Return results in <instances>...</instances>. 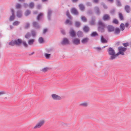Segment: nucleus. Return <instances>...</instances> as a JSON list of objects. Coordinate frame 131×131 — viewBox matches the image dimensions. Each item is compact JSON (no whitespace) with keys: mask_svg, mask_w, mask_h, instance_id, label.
I'll return each mask as SVG.
<instances>
[{"mask_svg":"<svg viewBox=\"0 0 131 131\" xmlns=\"http://www.w3.org/2000/svg\"><path fill=\"white\" fill-rule=\"evenodd\" d=\"M107 51L109 54L111 55L109 58L110 60H113L116 58V56L115 55V52L114 50L111 47H110L108 49Z\"/></svg>","mask_w":131,"mask_h":131,"instance_id":"obj_1","label":"nucleus"},{"mask_svg":"<svg viewBox=\"0 0 131 131\" xmlns=\"http://www.w3.org/2000/svg\"><path fill=\"white\" fill-rule=\"evenodd\" d=\"M22 42L21 39H15L14 40H12L9 43V45L12 46H13L15 45H18L21 44Z\"/></svg>","mask_w":131,"mask_h":131,"instance_id":"obj_2","label":"nucleus"},{"mask_svg":"<svg viewBox=\"0 0 131 131\" xmlns=\"http://www.w3.org/2000/svg\"><path fill=\"white\" fill-rule=\"evenodd\" d=\"M99 27L98 30L101 32L104 31V28L105 27V24L101 21H99L98 23Z\"/></svg>","mask_w":131,"mask_h":131,"instance_id":"obj_3","label":"nucleus"},{"mask_svg":"<svg viewBox=\"0 0 131 131\" xmlns=\"http://www.w3.org/2000/svg\"><path fill=\"white\" fill-rule=\"evenodd\" d=\"M44 120H42L39 121L34 127V129H36L40 128L45 123Z\"/></svg>","mask_w":131,"mask_h":131,"instance_id":"obj_4","label":"nucleus"},{"mask_svg":"<svg viewBox=\"0 0 131 131\" xmlns=\"http://www.w3.org/2000/svg\"><path fill=\"white\" fill-rule=\"evenodd\" d=\"M52 99L54 100H60L62 99V97L58 95L55 94H52L51 95Z\"/></svg>","mask_w":131,"mask_h":131,"instance_id":"obj_5","label":"nucleus"},{"mask_svg":"<svg viewBox=\"0 0 131 131\" xmlns=\"http://www.w3.org/2000/svg\"><path fill=\"white\" fill-rule=\"evenodd\" d=\"M61 44L63 45H66L69 44V41L68 39L64 38L63 39L61 42Z\"/></svg>","mask_w":131,"mask_h":131,"instance_id":"obj_6","label":"nucleus"},{"mask_svg":"<svg viewBox=\"0 0 131 131\" xmlns=\"http://www.w3.org/2000/svg\"><path fill=\"white\" fill-rule=\"evenodd\" d=\"M69 33L70 36L72 37H75L76 35V33L72 28L70 29Z\"/></svg>","mask_w":131,"mask_h":131,"instance_id":"obj_7","label":"nucleus"},{"mask_svg":"<svg viewBox=\"0 0 131 131\" xmlns=\"http://www.w3.org/2000/svg\"><path fill=\"white\" fill-rule=\"evenodd\" d=\"M73 43L74 45H78L80 43V40L78 38H74L72 40Z\"/></svg>","mask_w":131,"mask_h":131,"instance_id":"obj_8","label":"nucleus"},{"mask_svg":"<svg viewBox=\"0 0 131 131\" xmlns=\"http://www.w3.org/2000/svg\"><path fill=\"white\" fill-rule=\"evenodd\" d=\"M52 13V10L50 9H49L47 13L48 18L49 20H51V15Z\"/></svg>","mask_w":131,"mask_h":131,"instance_id":"obj_9","label":"nucleus"},{"mask_svg":"<svg viewBox=\"0 0 131 131\" xmlns=\"http://www.w3.org/2000/svg\"><path fill=\"white\" fill-rule=\"evenodd\" d=\"M16 15L19 18L23 16L22 11L20 10H18L17 11Z\"/></svg>","mask_w":131,"mask_h":131,"instance_id":"obj_10","label":"nucleus"},{"mask_svg":"<svg viewBox=\"0 0 131 131\" xmlns=\"http://www.w3.org/2000/svg\"><path fill=\"white\" fill-rule=\"evenodd\" d=\"M107 28L108 31L109 32L113 31L114 30V27L112 26H108L107 27Z\"/></svg>","mask_w":131,"mask_h":131,"instance_id":"obj_11","label":"nucleus"},{"mask_svg":"<svg viewBox=\"0 0 131 131\" xmlns=\"http://www.w3.org/2000/svg\"><path fill=\"white\" fill-rule=\"evenodd\" d=\"M71 12L75 15H77L78 14L77 10L74 8H72L71 10Z\"/></svg>","mask_w":131,"mask_h":131,"instance_id":"obj_12","label":"nucleus"},{"mask_svg":"<svg viewBox=\"0 0 131 131\" xmlns=\"http://www.w3.org/2000/svg\"><path fill=\"white\" fill-rule=\"evenodd\" d=\"M15 8L16 9H19L22 8L21 5L19 3H17L15 6Z\"/></svg>","mask_w":131,"mask_h":131,"instance_id":"obj_13","label":"nucleus"},{"mask_svg":"<svg viewBox=\"0 0 131 131\" xmlns=\"http://www.w3.org/2000/svg\"><path fill=\"white\" fill-rule=\"evenodd\" d=\"M89 40V39L88 38H84L82 39L81 41L82 43L83 44L86 43Z\"/></svg>","mask_w":131,"mask_h":131,"instance_id":"obj_14","label":"nucleus"},{"mask_svg":"<svg viewBox=\"0 0 131 131\" xmlns=\"http://www.w3.org/2000/svg\"><path fill=\"white\" fill-rule=\"evenodd\" d=\"M125 9L127 13H129L130 12V8L129 6L128 5L126 6L125 7Z\"/></svg>","mask_w":131,"mask_h":131,"instance_id":"obj_15","label":"nucleus"},{"mask_svg":"<svg viewBox=\"0 0 131 131\" xmlns=\"http://www.w3.org/2000/svg\"><path fill=\"white\" fill-rule=\"evenodd\" d=\"M35 41V39H30L28 40V43L29 45H32L33 44Z\"/></svg>","mask_w":131,"mask_h":131,"instance_id":"obj_16","label":"nucleus"},{"mask_svg":"<svg viewBox=\"0 0 131 131\" xmlns=\"http://www.w3.org/2000/svg\"><path fill=\"white\" fill-rule=\"evenodd\" d=\"M94 9L97 15H99L100 13L99 8L97 7H95L94 8Z\"/></svg>","mask_w":131,"mask_h":131,"instance_id":"obj_17","label":"nucleus"},{"mask_svg":"<svg viewBox=\"0 0 131 131\" xmlns=\"http://www.w3.org/2000/svg\"><path fill=\"white\" fill-rule=\"evenodd\" d=\"M118 49L119 51H126L127 48L122 47H118Z\"/></svg>","mask_w":131,"mask_h":131,"instance_id":"obj_18","label":"nucleus"},{"mask_svg":"<svg viewBox=\"0 0 131 131\" xmlns=\"http://www.w3.org/2000/svg\"><path fill=\"white\" fill-rule=\"evenodd\" d=\"M33 26L37 28H39L40 27V26L38 23L36 21L34 22L33 23Z\"/></svg>","mask_w":131,"mask_h":131,"instance_id":"obj_19","label":"nucleus"},{"mask_svg":"<svg viewBox=\"0 0 131 131\" xmlns=\"http://www.w3.org/2000/svg\"><path fill=\"white\" fill-rule=\"evenodd\" d=\"M110 18L109 16L107 14L104 15L103 17V19L104 20H108Z\"/></svg>","mask_w":131,"mask_h":131,"instance_id":"obj_20","label":"nucleus"},{"mask_svg":"<svg viewBox=\"0 0 131 131\" xmlns=\"http://www.w3.org/2000/svg\"><path fill=\"white\" fill-rule=\"evenodd\" d=\"M79 105L80 106L86 107L88 106V103L86 102H84L80 103Z\"/></svg>","mask_w":131,"mask_h":131,"instance_id":"obj_21","label":"nucleus"},{"mask_svg":"<svg viewBox=\"0 0 131 131\" xmlns=\"http://www.w3.org/2000/svg\"><path fill=\"white\" fill-rule=\"evenodd\" d=\"M95 19L92 18L91 21L90 22V24L91 25H93L95 24Z\"/></svg>","mask_w":131,"mask_h":131,"instance_id":"obj_22","label":"nucleus"},{"mask_svg":"<svg viewBox=\"0 0 131 131\" xmlns=\"http://www.w3.org/2000/svg\"><path fill=\"white\" fill-rule=\"evenodd\" d=\"M101 41L103 43L107 42V41L105 39L103 36H101Z\"/></svg>","mask_w":131,"mask_h":131,"instance_id":"obj_23","label":"nucleus"},{"mask_svg":"<svg viewBox=\"0 0 131 131\" xmlns=\"http://www.w3.org/2000/svg\"><path fill=\"white\" fill-rule=\"evenodd\" d=\"M31 36V34L30 32H27L25 35V38H26L29 39L30 38Z\"/></svg>","mask_w":131,"mask_h":131,"instance_id":"obj_24","label":"nucleus"},{"mask_svg":"<svg viewBox=\"0 0 131 131\" xmlns=\"http://www.w3.org/2000/svg\"><path fill=\"white\" fill-rule=\"evenodd\" d=\"M77 34L79 37H81L83 36V33L81 31H78L77 32Z\"/></svg>","mask_w":131,"mask_h":131,"instance_id":"obj_25","label":"nucleus"},{"mask_svg":"<svg viewBox=\"0 0 131 131\" xmlns=\"http://www.w3.org/2000/svg\"><path fill=\"white\" fill-rule=\"evenodd\" d=\"M43 15V13H40L38 15L37 17V19L38 20H39L41 18V17Z\"/></svg>","mask_w":131,"mask_h":131,"instance_id":"obj_26","label":"nucleus"},{"mask_svg":"<svg viewBox=\"0 0 131 131\" xmlns=\"http://www.w3.org/2000/svg\"><path fill=\"white\" fill-rule=\"evenodd\" d=\"M120 30L119 28H116L115 29L114 34H118L120 32Z\"/></svg>","mask_w":131,"mask_h":131,"instance_id":"obj_27","label":"nucleus"},{"mask_svg":"<svg viewBox=\"0 0 131 131\" xmlns=\"http://www.w3.org/2000/svg\"><path fill=\"white\" fill-rule=\"evenodd\" d=\"M15 15H11L9 18V20L10 21H13L15 18Z\"/></svg>","mask_w":131,"mask_h":131,"instance_id":"obj_28","label":"nucleus"},{"mask_svg":"<svg viewBox=\"0 0 131 131\" xmlns=\"http://www.w3.org/2000/svg\"><path fill=\"white\" fill-rule=\"evenodd\" d=\"M79 6L80 9L82 11L84 10L85 7L84 5L83 4H80L79 5Z\"/></svg>","mask_w":131,"mask_h":131,"instance_id":"obj_29","label":"nucleus"},{"mask_svg":"<svg viewBox=\"0 0 131 131\" xmlns=\"http://www.w3.org/2000/svg\"><path fill=\"white\" fill-rule=\"evenodd\" d=\"M31 35L33 37H35L36 36V33L35 31L32 30L31 31Z\"/></svg>","mask_w":131,"mask_h":131,"instance_id":"obj_30","label":"nucleus"},{"mask_svg":"<svg viewBox=\"0 0 131 131\" xmlns=\"http://www.w3.org/2000/svg\"><path fill=\"white\" fill-rule=\"evenodd\" d=\"M83 29L85 32H87L89 31V28L88 27L85 26L84 27Z\"/></svg>","mask_w":131,"mask_h":131,"instance_id":"obj_31","label":"nucleus"},{"mask_svg":"<svg viewBox=\"0 0 131 131\" xmlns=\"http://www.w3.org/2000/svg\"><path fill=\"white\" fill-rule=\"evenodd\" d=\"M120 27L121 30L122 31L125 28V26L123 23H122L120 26Z\"/></svg>","mask_w":131,"mask_h":131,"instance_id":"obj_32","label":"nucleus"},{"mask_svg":"<svg viewBox=\"0 0 131 131\" xmlns=\"http://www.w3.org/2000/svg\"><path fill=\"white\" fill-rule=\"evenodd\" d=\"M38 41L40 43H43L44 42V40L42 37H40L38 39Z\"/></svg>","mask_w":131,"mask_h":131,"instance_id":"obj_33","label":"nucleus"},{"mask_svg":"<svg viewBox=\"0 0 131 131\" xmlns=\"http://www.w3.org/2000/svg\"><path fill=\"white\" fill-rule=\"evenodd\" d=\"M65 23L66 24H68L69 25H71L72 24V23L71 21H70L68 19L66 20Z\"/></svg>","mask_w":131,"mask_h":131,"instance_id":"obj_34","label":"nucleus"},{"mask_svg":"<svg viewBox=\"0 0 131 131\" xmlns=\"http://www.w3.org/2000/svg\"><path fill=\"white\" fill-rule=\"evenodd\" d=\"M31 13V11L29 10H27L25 12V15L27 16L30 15Z\"/></svg>","mask_w":131,"mask_h":131,"instance_id":"obj_35","label":"nucleus"},{"mask_svg":"<svg viewBox=\"0 0 131 131\" xmlns=\"http://www.w3.org/2000/svg\"><path fill=\"white\" fill-rule=\"evenodd\" d=\"M49 70V68L46 67L42 69L41 71L43 72H45Z\"/></svg>","mask_w":131,"mask_h":131,"instance_id":"obj_36","label":"nucleus"},{"mask_svg":"<svg viewBox=\"0 0 131 131\" xmlns=\"http://www.w3.org/2000/svg\"><path fill=\"white\" fill-rule=\"evenodd\" d=\"M116 4L118 6H121V4L119 0H116Z\"/></svg>","mask_w":131,"mask_h":131,"instance_id":"obj_37","label":"nucleus"},{"mask_svg":"<svg viewBox=\"0 0 131 131\" xmlns=\"http://www.w3.org/2000/svg\"><path fill=\"white\" fill-rule=\"evenodd\" d=\"M10 12L12 13V15H15V11L14 9L12 8H11L10 9Z\"/></svg>","mask_w":131,"mask_h":131,"instance_id":"obj_38","label":"nucleus"},{"mask_svg":"<svg viewBox=\"0 0 131 131\" xmlns=\"http://www.w3.org/2000/svg\"><path fill=\"white\" fill-rule=\"evenodd\" d=\"M91 35L92 37H94L96 36H98V34L96 32H92Z\"/></svg>","mask_w":131,"mask_h":131,"instance_id":"obj_39","label":"nucleus"},{"mask_svg":"<svg viewBox=\"0 0 131 131\" xmlns=\"http://www.w3.org/2000/svg\"><path fill=\"white\" fill-rule=\"evenodd\" d=\"M20 23V22L18 21H16L13 23V25L14 26H17Z\"/></svg>","mask_w":131,"mask_h":131,"instance_id":"obj_40","label":"nucleus"},{"mask_svg":"<svg viewBox=\"0 0 131 131\" xmlns=\"http://www.w3.org/2000/svg\"><path fill=\"white\" fill-rule=\"evenodd\" d=\"M34 6V4L33 2H31L29 4V6L30 8H33Z\"/></svg>","mask_w":131,"mask_h":131,"instance_id":"obj_41","label":"nucleus"},{"mask_svg":"<svg viewBox=\"0 0 131 131\" xmlns=\"http://www.w3.org/2000/svg\"><path fill=\"white\" fill-rule=\"evenodd\" d=\"M50 54L45 53V56L47 59H49L50 57Z\"/></svg>","mask_w":131,"mask_h":131,"instance_id":"obj_42","label":"nucleus"},{"mask_svg":"<svg viewBox=\"0 0 131 131\" xmlns=\"http://www.w3.org/2000/svg\"><path fill=\"white\" fill-rule=\"evenodd\" d=\"M75 24L77 27H79L80 25V23L79 22L76 21L75 23Z\"/></svg>","mask_w":131,"mask_h":131,"instance_id":"obj_43","label":"nucleus"},{"mask_svg":"<svg viewBox=\"0 0 131 131\" xmlns=\"http://www.w3.org/2000/svg\"><path fill=\"white\" fill-rule=\"evenodd\" d=\"M66 15L70 19H72V18L71 17V15L69 14L68 11H67L66 12Z\"/></svg>","mask_w":131,"mask_h":131,"instance_id":"obj_44","label":"nucleus"},{"mask_svg":"<svg viewBox=\"0 0 131 131\" xmlns=\"http://www.w3.org/2000/svg\"><path fill=\"white\" fill-rule=\"evenodd\" d=\"M81 19L83 21L86 22L87 21V19L84 16H82L81 17Z\"/></svg>","mask_w":131,"mask_h":131,"instance_id":"obj_45","label":"nucleus"},{"mask_svg":"<svg viewBox=\"0 0 131 131\" xmlns=\"http://www.w3.org/2000/svg\"><path fill=\"white\" fill-rule=\"evenodd\" d=\"M30 24L28 22H27L25 24V28H28L29 27Z\"/></svg>","mask_w":131,"mask_h":131,"instance_id":"obj_46","label":"nucleus"},{"mask_svg":"<svg viewBox=\"0 0 131 131\" xmlns=\"http://www.w3.org/2000/svg\"><path fill=\"white\" fill-rule=\"evenodd\" d=\"M94 49L97 50L98 51H100L101 50V48L99 47H96L94 48Z\"/></svg>","mask_w":131,"mask_h":131,"instance_id":"obj_47","label":"nucleus"},{"mask_svg":"<svg viewBox=\"0 0 131 131\" xmlns=\"http://www.w3.org/2000/svg\"><path fill=\"white\" fill-rule=\"evenodd\" d=\"M119 17L121 20H122L123 19V16L122 14L121 13H119Z\"/></svg>","mask_w":131,"mask_h":131,"instance_id":"obj_48","label":"nucleus"},{"mask_svg":"<svg viewBox=\"0 0 131 131\" xmlns=\"http://www.w3.org/2000/svg\"><path fill=\"white\" fill-rule=\"evenodd\" d=\"M6 93V92L5 91H0V96L3 95L4 94H5Z\"/></svg>","mask_w":131,"mask_h":131,"instance_id":"obj_49","label":"nucleus"},{"mask_svg":"<svg viewBox=\"0 0 131 131\" xmlns=\"http://www.w3.org/2000/svg\"><path fill=\"white\" fill-rule=\"evenodd\" d=\"M123 45L125 47L128 46V43L127 42L125 43H123Z\"/></svg>","mask_w":131,"mask_h":131,"instance_id":"obj_50","label":"nucleus"},{"mask_svg":"<svg viewBox=\"0 0 131 131\" xmlns=\"http://www.w3.org/2000/svg\"><path fill=\"white\" fill-rule=\"evenodd\" d=\"M113 22L114 23L117 24L118 23V21L116 19H114L113 21Z\"/></svg>","mask_w":131,"mask_h":131,"instance_id":"obj_51","label":"nucleus"},{"mask_svg":"<svg viewBox=\"0 0 131 131\" xmlns=\"http://www.w3.org/2000/svg\"><path fill=\"white\" fill-rule=\"evenodd\" d=\"M86 5L88 6H91V4L89 2H88L86 3Z\"/></svg>","mask_w":131,"mask_h":131,"instance_id":"obj_52","label":"nucleus"},{"mask_svg":"<svg viewBox=\"0 0 131 131\" xmlns=\"http://www.w3.org/2000/svg\"><path fill=\"white\" fill-rule=\"evenodd\" d=\"M102 5L103 6V7L105 9H106L107 8V6H106L104 3H102Z\"/></svg>","mask_w":131,"mask_h":131,"instance_id":"obj_53","label":"nucleus"},{"mask_svg":"<svg viewBox=\"0 0 131 131\" xmlns=\"http://www.w3.org/2000/svg\"><path fill=\"white\" fill-rule=\"evenodd\" d=\"M61 33L63 35H64L65 34V31L64 29H61Z\"/></svg>","mask_w":131,"mask_h":131,"instance_id":"obj_54","label":"nucleus"},{"mask_svg":"<svg viewBox=\"0 0 131 131\" xmlns=\"http://www.w3.org/2000/svg\"><path fill=\"white\" fill-rule=\"evenodd\" d=\"M99 0H93L92 2L94 3H97L99 2Z\"/></svg>","mask_w":131,"mask_h":131,"instance_id":"obj_55","label":"nucleus"},{"mask_svg":"<svg viewBox=\"0 0 131 131\" xmlns=\"http://www.w3.org/2000/svg\"><path fill=\"white\" fill-rule=\"evenodd\" d=\"M48 31V29H44L43 31V33L45 34Z\"/></svg>","mask_w":131,"mask_h":131,"instance_id":"obj_56","label":"nucleus"},{"mask_svg":"<svg viewBox=\"0 0 131 131\" xmlns=\"http://www.w3.org/2000/svg\"><path fill=\"white\" fill-rule=\"evenodd\" d=\"M115 12V10L114 9H113L112 10L111 12V13L112 14H113Z\"/></svg>","mask_w":131,"mask_h":131,"instance_id":"obj_57","label":"nucleus"},{"mask_svg":"<svg viewBox=\"0 0 131 131\" xmlns=\"http://www.w3.org/2000/svg\"><path fill=\"white\" fill-rule=\"evenodd\" d=\"M41 7V6L40 5H37V8L38 9H40Z\"/></svg>","mask_w":131,"mask_h":131,"instance_id":"obj_58","label":"nucleus"},{"mask_svg":"<svg viewBox=\"0 0 131 131\" xmlns=\"http://www.w3.org/2000/svg\"><path fill=\"white\" fill-rule=\"evenodd\" d=\"M120 51V54H121L122 55H124V53L122 51Z\"/></svg>","mask_w":131,"mask_h":131,"instance_id":"obj_59","label":"nucleus"},{"mask_svg":"<svg viewBox=\"0 0 131 131\" xmlns=\"http://www.w3.org/2000/svg\"><path fill=\"white\" fill-rule=\"evenodd\" d=\"M119 54H120L119 51V52H118L116 54L115 53V55L116 56V58L117 56H118Z\"/></svg>","mask_w":131,"mask_h":131,"instance_id":"obj_60","label":"nucleus"},{"mask_svg":"<svg viewBox=\"0 0 131 131\" xmlns=\"http://www.w3.org/2000/svg\"><path fill=\"white\" fill-rule=\"evenodd\" d=\"M88 13L89 14H91L92 13V12L91 11L89 10L88 11Z\"/></svg>","mask_w":131,"mask_h":131,"instance_id":"obj_61","label":"nucleus"},{"mask_svg":"<svg viewBox=\"0 0 131 131\" xmlns=\"http://www.w3.org/2000/svg\"><path fill=\"white\" fill-rule=\"evenodd\" d=\"M38 12L37 11H35L33 12V13L34 14H36Z\"/></svg>","mask_w":131,"mask_h":131,"instance_id":"obj_62","label":"nucleus"},{"mask_svg":"<svg viewBox=\"0 0 131 131\" xmlns=\"http://www.w3.org/2000/svg\"><path fill=\"white\" fill-rule=\"evenodd\" d=\"M108 1L111 3H113V2L114 0H108Z\"/></svg>","mask_w":131,"mask_h":131,"instance_id":"obj_63","label":"nucleus"},{"mask_svg":"<svg viewBox=\"0 0 131 131\" xmlns=\"http://www.w3.org/2000/svg\"><path fill=\"white\" fill-rule=\"evenodd\" d=\"M129 25V24L128 23H126L125 24V26L126 27H127Z\"/></svg>","mask_w":131,"mask_h":131,"instance_id":"obj_64","label":"nucleus"}]
</instances>
